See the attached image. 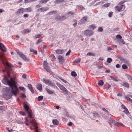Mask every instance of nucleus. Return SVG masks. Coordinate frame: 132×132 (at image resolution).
<instances>
[{
    "label": "nucleus",
    "mask_w": 132,
    "mask_h": 132,
    "mask_svg": "<svg viewBox=\"0 0 132 132\" xmlns=\"http://www.w3.org/2000/svg\"><path fill=\"white\" fill-rule=\"evenodd\" d=\"M23 9L22 8H21L18 10L17 12H16V14L18 15H19L20 14H22L23 13Z\"/></svg>",
    "instance_id": "14"
},
{
    "label": "nucleus",
    "mask_w": 132,
    "mask_h": 132,
    "mask_svg": "<svg viewBox=\"0 0 132 132\" xmlns=\"http://www.w3.org/2000/svg\"><path fill=\"white\" fill-rule=\"evenodd\" d=\"M0 49L3 52H5L6 51V48L4 45L2 43H0Z\"/></svg>",
    "instance_id": "12"
},
{
    "label": "nucleus",
    "mask_w": 132,
    "mask_h": 132,
    "mask_svg": "<svg viewBox=\"0 0 132 132\" xmlns=\"http://www.w3.org/2000/svg\"><path fill=\"white\" fill-rule=\"evenodd\" d=\"M78 9L79 10H82L84 9V7L81 5H79L78 6Z\"/></svg>",
    "instance_id": "40"
},
{
    "label": "nucleus",
    "mask_w": 132,
    "mask_h": 132,
    "mask_svg": "<svg viewBox=\"0 0 132 132\" xmlns=\"http://www.w3.org/2000/svg\"><path fill=\"white\" fill-rule=\"evenodd\" d=\"M49 9V8L47 7H43L38 9L37 11L38 12L39 10H41L40 12H43L44 11H46Z\"/></svg>",
    "instance_id": "15"
},
{
    "label": "nucleus",
    "mask_w": 132,
    "mask_h": 132,
    "mask_svg": "<svg viewBox=\"0 0 132 132\" xmlns=\"http://www.w3.org/2000/svg\"><path fill=\"white\" fill-rule=\"evenodd\" d=\"M46 90L49 94H52L54 93L53 91L51 90L48 88H46Z\"/></svg>",
    "instance_id": "23"
},
{
    "label": "nucleus",
    "mask_w": 132,
    "mask_h": 132,
    "mask_svg": "<svg viewBox=\"0 0 132 132\" xmlns=\"http://www.w3.org/2000/svg\"><path fill=\"white\" fill-rule=\"evenodd\" d=\"M52 122L53 124L55 125H57L59 124V122L57 120L54 119L52 121Z\"/></svg>",
    "instance_id": "19"
},
{
    "label": "nucleus",
    "mask_w": 132,
    "mask_h": 132,
    "mask_svg": "<svg viewBox=\"0 0 132 132\" xmlns=\"http://www.w3.org/2000/svg\"><path fill=\"white\" fill-rule=\"evenodd\" d=\"M114 124L117 126L119 127L121 126H122L124 127L125 126L122 123L119 122H116V121L114 123Z\"/></svg>",
    "instance_id": "18"
},
{
    "label": "nucleus",
    "mask_w": 132,
    "mask_h": 132,
    "mask_svg": "<svg viewBox=\"0 0 132 132\" xmlns=\"http://www.w3.org/2000/svg\"><path fill=\"white\" fill-rule=\"evenodd\" d=\"M84 34L86 36H91L93 34V31L91 30H87L84 31Z\"/></svg>",
    "instance_id": "7"
},
{
    "label": "nucleus",
    "mask_w": 132,
    "mask_h": 132,
    "mask_svg": "<svg viewBox=\"0 0 132 132\" xmlns=\"http://www.w3.org/2000/svg\"><path fill=\"white\" fill-rule=\"evenodd\" d=\"M115 9L116 10L120 12L122 11L121 10V9L120 8L119 4H118V6L115 7Z\"/></svg>",
    "instance_id": "28"
},
{
    "label": "nucleus",
    "mask_w": 132,
    "mask_h": 132,
    "mask_svg": "<svg viewBox=\"0 0 132 132\" xmlns=\"http://www.w3.org/2000/svg\"><path fill=\"white\" fill-rule=\"evenodd\" d=\"M120 40L121 42L123 44H125V42L123 39H121Z\"/></svg>",
    "instance_id": "64"
},
{
    "label": "nucleus",
    "mask_w": 132,
    "mask_h": 132,
    "mask_svg": "<svg viewBox=\"0 0 132 132\" xmlns=\"http://www.w3.org/2000/svg\"><path fill=\"white\" fill-rule=\"evenodd\" d=\"M24 107L25 110L28 112V117L31 118H32V114L31 111H29V107L27 104H24Z\"/></svg>",
    "instance_id": "5"
},
{
    "label": "nucleus",
    "mask_w": 132,
    "mask_h": 132,
    "mask_svg": "<svg viewBox=\"0 0 132 132\" xmlns=\"http://www.w3.org/2000/svg\"><path fill=\"white\" fill-rule=\"evenodd\" d=\"M125 98L128 101L132 102V100L131 99L129 96H126L125 97Z\"/></svg>",
    "instance_id": "34"
},
{
    "label": "nucleus",
    "mask_w": 132,
    "mask_h": 132,
    "mask_svg": "<svg viewBox=\"0 0 132 132\" xmlns=\"http://www.w3.org/2000/svg\"><path fill=\"white\" fill-rule=\"evenodd\" d=\"M73 124L72 122H70L68 123V125L69 126H71Z\"/></svg>",
    "instance_id": "60"
},
{
    "label": "nucleus",
    "mask_w": 132,
    "mask_h": 132,
    "mask_svg": "<svg viewBox=\"0 0 132 132\" xmlns=\"http://www.w3.org/2000/svg\"><path fill=\"white\" fill-rule=\"evenodd\" d=\"M125 76L127 78L128 80H132V76L128 74H126Z\"/></svg>",
    "instance_id": "27"
},
{
    "label": "nucleus",
    "mask_w": 132,
    "mask_h": 132,
    "mask_svg": "<svg viewBox=\"0 0 132 132\" xmlns=\"http://www.w3.org/2000/svg\"><path fill=\"white\" fill-rule=\"evenodd\" d=\"M66 19V18L65 16H60L59 15L56 16L55 18V19L57 21L59 20L63 21Z\"/></svg>",
    "instance_id": "8"
},
{
    "label": "nucleus",
    "mask_w": 132,
    "mask_h": 132,
    "mask_svg": "<svg viewBox=\"0 0 132 132\" xmlns=\"http://www.w3.org/2000/svg\"><path fill=\"white\" fill-rule=\"evenodd\" d=\"M17 79L15 77L11 78L10 80L7 78H4L2 80L3 82L6 85H9L11 89L12 94L15 96H16L18 93L19 89L16 85Z\"/></svg>",
    "instance_id": "1"
},
{
    "label": "nucleus",
    "mask_w": 132,
    "mask_h": 132,
    "mask_svg": "<svg viewBox=\"0 0 132 132\" xmlns=\"http://www.w3.org/2000/svg\"><path fill=\"white\" fill-rule=\"evenodd\" d=\"M87 55L88 56H95V54L92 52H90L87 53Z\"/></svg>",
    "instance_id": "37"
},
{
    "label": "nucleus",
    "mask_w": 132,
    "mask_h": 132,
    "mask_svg": "<svg viewBox=\"0 0 132 132\" xmlns=\"http://www.w3.org/2000/svg\"><path fill=\"white\" fill-rule=\"evenodd\" d=\"M48 1V0H41L40 3L41 4H45Z\"/></svg>",
    "instance_id": "35"
},
{
    "label": "nucleus",
    "mask_w": 132,
    "mask_h": 132,
    "mask_svg": "<svg viewBox=\"0 0 132 132\" xmlns=\"http://www.w3.org/2000/svg\"><path fill=\"white\" fill-rule=\"evenodd\" d=\"M98 30L99 32H102L103 30V29L101 27H100L98 28Z\"/></svg>",
    "instance_id": "54"
},
{
    "label": "nucleus",
    "mask_w": 132,
    "mask_h": 132,
    "mask_svg": "<svg viewBox=\"0 0 132 132\" xmlns=\"http://www.w3.org/2000/svg\"><path fill=\"white\" fill-rule=\"evenodd\" d=\"M23 60L25 61L28 62L30 61L29 58H23Z\"/></svg>",
    "instance_id": "57"
},
{
    "label": "nucleus",
    "mask_w": 132,
    "mask_h": 132,
    "mask_svg": "<svg viewBox=\"0 0 132 132\" xmlns=\"http://www.w3.org/2000/svg\"><path fill=\"white\" fill-rule=\"evenodd\" d=\"M111 78L113 79V80L116 81H118V80L116 79L115 78H114L113 76H110Z\"/></svg>",
    "instance_id": "61"
},
{
    "label": "nucleus",
    "mask_w": 132,
    "mask_h": 132,
    "mask_svg": "<svg viewBox=\"0 0 132 132\" xmlns=\"http://www.w3.org/2000/svg\"><path fill=\"white\" fill-rule=\"evenodd\" d=\"M37 89L40 91L42 90V84H38L37 86Z\"/></svg>",
    "instance_id": "20"
},
{
    "label": "nucleus",
    "mask_w": 132,
    "mask_h": 132,
    "mask_svg": "<svg viewBox=\"0 0 132 132\" xmlns=\"http://www.w3.org/2000/svg\"><path fill=\"white\" fill-rule=\"evenodd\" d=\"M5 90H6V93L4 95V97L7 100L11 98L12 95L10 92V90L9 88L6 87L5 88Z\"/></svg>",
    "instance_id": "2"
},
{
    "label": "nucleus",
    "mask_w": 132,
    "mask_h": 132,
    "mask_svg": "<svg viewBox=\"0 0 132 132\" xmlns=\"http://www.w3.org/2000/svg\"><path fill=\"white\" fill-rule=\"evenodd\" d=\"M123 86L125 87L129 88V84L127 82H125L122 84Z\"/></svg>",
    "instance_id": "26"
},
{
    "label": "nucleus",
    "mask_w": 132,
    "mask_h": 132,
    "mask_svg": "<svg viewBox=\"0 0 132 132\" xmlns=\"http://www.w3.org/2000/svg\"><path fill=\"white\" fill-rule=\"evenodd\" d=\"M102 110L104 112H106L108 114H109V112L106 110L105 108H103L102 109Z\"/></svg>",
    "instance_id": "53"
},
{
    "label": "nucleus",
    "mask_w": 132,
    "mask_h": 132,
    "mask_svg": "<svg viewBox=\"0 0 132 132\" xmlns=\"http://www.w3.org/2000/svg\"><path fill=\"white\" fill-rule=\"evenodd\" d=\"M28 87H29V89H31L33 88L32 85L31 84H28Z\"/></svg>",
    "instance_id": "55"
},
{
    "label": "nucleus",
    "mask_w": 132,
    "mask_h": 132,
    "mask_svg": "<svg viewBox=\"0 0 132 132\" xmlns=\"http://www.w3.org/2000/svg\"><path fill=\"white\" fill-rule=\"evenodd\" d=\"M116 37L119 38L121 39L122 38V36L120 35H118L116 36Z\"/></svg>",
    "instance_id": "58"
},
{
    "label": "nucleus",
    "mask_w": 132,
    "mask_h": 132,
    "mask_svg": "<svg viewBox=\"0 0 132 132\" xmlns=\"http://www.w3.org/2000/svg\"><path fill=\"white\" fill-rule=\"evenodd\" d=\"M57 60L59 61V63L61 64L63 63L64 61V58H58Z\"/></svg>",
    "instance_id": "24"
},
{
    "label": "nucleus",
    "mask_w": 132,
    "mask_h": 132,
    "mask_svg": "<svg viewBox=\"0 0 132 132\" xmlns=\"http://www.w3.org/2000/svg\"><path fill=\"white\" fill-rule=\"evenodd\" d=\"M87 17L85 16L83 17L80 20L79 23L80 24H82L85 22L87 20Z\"/></svg>",
    "instance_id": "11"
},
{
    "label": "nucleus",
    "mask_w": 132,
    "mask_h": 132,
    "mask_svg": "<svg viewBox=\"0 0 132 132\" xmlns=\"http://www.w3.org/2000/svg\"><path fill=\"white\" fill-rule=\"evenodd\" d=\"M19 88L20 90L23 91V92H25L26 90L25 88L23 87H20Z\"/></svg>",
    "instance_id": "44"
},
{
    "label": "nucleus",
    "mask_w": 132,
    "mask_h": 132,
    "mask_svg": "<svg viewBox=\"0 0 132 132\" xmlns=\"http://www.w3.org/2000/svg\"><path fill=\"white\" fill-rule=\"evenodd\" d=\"M43 65L44 67H45V66H46L47 67L48 66V63L46 61H44L43 64Z\"/></svg>",
    "instance_id": "36"
},
{
    "label": "nucleus",
    "mask_w": 132,
    "mask_h": 132,
    "mask_svg": "<svg viewBox=\"0 0 132 132\" xmlns=\"http://www.w3.org/2000/svg\"><path fill=\"white\" fill-rule=\"evenodd\" d=\"M107 51H108V52H109L111 53H112V51L113 50L110 47H107Z\"/></svg>",
    "instance_id": "32"
},
{
    "label": "nucleus",
    "mask_w": 132,
    "mask_h": 132,
    "mask_svg": "<svg viewBox=\"0 0 132 132\" xmlns=\"http://www.w3.org/2000/svg\"><path fill=\"white\" fill-rule=\"evenodd\" d=\"M27 77V75L26 74H23L22 75V77L23 78H26Z\"/></svg>",
    "instance_id": "62"
},
{
    "label": "nucleus",
    "mask_w": 132,
    "mask_h": 132,
    "mask_svg": "<svg viewBox=\"0 0 132 132\" xmlns=\"http://www.w3.org/2000/svg\"><path fill=\"white\" fill-rule=\"evenodd\" d=\"M57 12L56 11H53L48 13L47 14V15H50L53 14H55Z\"/></svg>",
    "instance_id": "22"
},
{
    "label": "nucleus",
    "mask_w": 132,
    "mask_h": 132,
    "mask_svg": "<svg viewBox=\"0 0 132 132\" xmlns=\"http://www.w3.org/2000/svg\"><path fill=\"white\" fill-rule=\"evenodd\" d=\"M44 69L47 72H50L51 71V69H50V67L49 66H45V67H44Z\"/></svg>",
    "instance_id": "25"
},
{
    "label": "nucleus",
    "mask_w": 132,
    "mask_h": 132,
    "mask_svg": "<svg viewBox=\"0 0 132 132\" xmlns=\"http://www.w3.org/2000/svg\"><path fill=\"white\" fill-rule=\"evenodd\" d=\"M43 98V96H39L38 97V101H40L42 100Z\"/></svg>",
    "instance_id": "38"
},
{
    "label": "nucleus",
    "mask_w": 132,
    "mask_h": 132,
    "mask_svg": "<svg viewBox=\"0 0 132 132\" xmlns=\"http://www.w3.org/2000/svg\"><path fill=\"white\" fill-rule=\"evenodd\" d=\"M80 58H77L73 62L74 63H78L80 61Z\"/></svg>",
    "instance_id": "29"
},
{
    "label": "nucleus",
    "mask_w": 132,
    "mask_h": 132,
    "mask_svg": "<svg viewBox=\"0 0 132 132\" xmlns=\"http://www.w3.org/2000/svg\"><path fill=\"white\" fill-rule=\"evenodd\" d=\"M120 61H121V63L125 62V60L123 58H120Z\"/></svg>",
    "instance_id": "51"
},
{
    "label": "nucleus",
    "mask_w": 132,
    "mask_h": 132,
    "mask_svg": "<svg viewBox=\"0 0 132 132\" xmlns=\"http://www.w3.org/2000/svg\"><path fill=\"white\" fill-rule=\"evenodd\" d=\"M55 52L58 54H62L64 52V50H57L55 51Z\"/></svg>",
    "instance_id": "17"
},
{
    "label": "nucleus",
    "mask_w": 132,
    "mask_h": 132,
    "mask_svg": "<svg viewBox=\"0 0 132 132\" xmlns=\"http://www.w3.org/2000/svg\"><path fill=\"white\" fill-rule=\"evenodd\" d=\"M21 97L23 99L26 98V96L24 93H21Z\"/></svg>",
    "instance_id": "42"
},
{
    "label": "nucleus",
    "mask_w": 132,
    "mask_h": 132,
    "mask_svg": "<svg viewBox=\"0 0 132 132\" xmlns=\"http://www.w3.org/2000/svg\"><path fill=\"white\" fill-rule=\"evenodd\" d=\"M25 123L26 124L27 126H28L29 124L28 123V120L27 119V118L26 117H25Z\"/></svg>",
    "instance_id": "39"
},
{
    "label": "nucleus",
    "mask_w": 132,
    "mask_h": 132,
    "mask_svg": "<svg viewBox=\"0 0 132 132\" xmlns=\"http://www.w3.org/2000/svg\"><path fill=\"white\" fill-rule=\"evenodd\" d=\"M2 63L4 65H6L9 67H11L13 66V65L8 62L6 58H1Z\"/></svg>",
    "instance_id": "3"
},
{
    "label": "nucleus",
    "mask_w": 132,
    "mask_h": 132,
    "mask_svg": "<svg viewBox=\"0 0 132 132\" xmlns=\"http://www.w3.org/2000/svg\"><path fill=\"white\" fill-rule=\"evenodd\" d=\"M43 80L44 82L49 86H53L55 85V84L53 83L50 79L44 78L43 79Z\"/></svg>",
    "instance_id": "4"
},
{
    "label": "nucleus",
    "mask_w": 132,
    "mask_h": 132,
    "mask_svg": "<svg viewBox=\"0 0 132 132\" xmlns=\"http://www.w3.org/2000/svg\"><path fill=\"white\" fill-rule=\"evenodd\" d=\"M25 11L26 12H30L31 11V8L30 7H29L28 8H27V9H25Z\"/></svg>",
    "instance_id": "45"
},
{
    "label": "nucleus",
    "mask_w": 132,
    "mask_h": 132,
    "mask_svg": "<svg viewBox=\"0 0 132 132\" xmlns=\"http://www.w3.org/2000/svg\"><path fill=\"white\" fill-rule=\"evenodd\" d=\"M108 122L110 125H111L113 123V124L114 123L115 121L112 118H110L108 119Z\"/></svg>",
    "instance_id": "16"
},
{
    "label": "nucleus",
    "mask_w": 132,
    "mask_h": 132,
    "mask_svg": "<svg viewBox=\"0 0 132 132\" xmlns=\"http://www.w3.org/2000/svg\"><path fill=\"white\" fill-rule=\"evenodd\" d=\"M31 31V30L30 29H26L24 30L23 31L25 33H28L30 32Z\"/></svg>",
    "instance_id": "43"
},
{
    "label": "nucleus",
    "mask_w": 132,
    "mask_h": 132,
    "mask_svg": "<svg viewBox=\"0 0 132 132\" xmlns=\"http://www.w3.org/2000/svg\"><path fill=\"white\" fill-rule=\"evenodd\" d=\"M71 52V50H69V51L66 53V55L68 56L70 54Z\"/></svg>",
    "instance_id": "59"
},
{
    "label": "nucleus",
    "mask_w": 132,
    "mask_h": 132,
    "mask_svg": "<svg viewBox=\"0 0 132 132\" xmlns=\"http://www.w3.org/2000/svg\"><path fill=\"white\" fill-rule=\"evenodd\" d=\"M42 34H38L35 36V38H39L42 35Z\"/></svg>",
    "instance_id": "47"
},
{
    "label": "nucleus",
    "mask_w": 132,
    "mask_h": 132,
    "mask_svg": "<svg viewBox=\"0 0 132 132\" xmlns=\"http://www.w3.org/2000/svg\"><path fill=\"white\" fill-rule=\"evenodd\" d=\"M104 84V82L103 80H100L98 82V84L99 86H102Z\"/></svg>",
    "instance_id": "33"
},
{
    "label": "nucleus",
    "mask_w": 132,
    "mask_h": 132,
    "mask_svg": "<svg viewBox=\"0 0 132 132\" xmlns=\"http://www.w3.org/2000/svg\"><path fill=\"white\" fill-rule=\"evenodd\" d=\"M125 2V1H122L120 2L119 4L120 8L121 9V11L123 10L125 7V5L123 4Z\"/></svg>",
    "instance_id": "9"
},
{
    "label": "nucleus",
    "mask_w": 132,
    "mask_h": 132,
    "mask_svg": "<svg viewBox=\"0 0 132 132\" xmlns=\"http://www.w3.org/2000/svg\"><path fill=\"white\" fill-rule=\"evenodd\" d=\"M20 113L23 116H24L25 114V113L23 111H20Z\"/></svg>",
    "instance_id": "63"
},
{
    "label": "nucleus",
    "mask_w": 132,
    "mask_h": 132,
    "mask_svg": "<svg viewBox=\"0 0 132 132\" xmlns=\"http://www.w3.org/2000/svg\"><path fill=\"white\" fill-rule=\"evenodd\" d=\"M110 5V4L109 3H107L104 4L102 6H104L105 7H108Z\"/></svg>",
    "instance_id": "48"
},
{
    "label": "nucleus",
    "mask_w": 132,
    "mask_h": 132,
    "mask_svg": "<svg viewBox=\"0 0 132 132\" xmlns=\"http://www.w3.org/2000/svg\"><path fill=\"white\" fill-rule=\"evenodd\" d=\"M46 46L45 45L43 46V47L42 48L41 52L42 53H43L44 51V50L45 48H46Z\"/></svg>",
    "instance_id": "46"
},
{
    "label": "nucleus",
    "mask_w": 132,
    "mask_h": 132,
    "mask_svg": "<svg viewBox=\"0 0 132 132\" xmlns=\"http://www.w3.org/2000/svg\"><path fill=\"white\" fill-rule=\"evenodd\" d=\"M96 28V27L94 24H92L89 26V28L90 29H94Z\"/></svg>",
    "instance_id": "31"
},
{
    "label": "nucleus",
    "mask_w": 132,
    "mask_h": 132,
    "mask_svg": "<svg viewBox=\"0 0 132 132\" xmlns=\"http://www.w3.org/2000/svg\"><path fill=\"white\" fill-rule=\"evenodd\" d=\"M71 74L72 76L75 77H76L77 75L76 72L74 71H73L71 72Z\"/></svg>",
    "instance_id": "30"
},
{
    "label": "nucleus",
    "mask_w": 132,
    "mask_h": 132,
    "mask_svg": "<svg viewBox=\"0 0 132 132\" xmlns=\"http://www.w3.org/2000/svg\"><path fill=\"white\" fill-rule=\"evenodd\" d=\"M112 59L111 58H108L107 61L108 63H110L112 62Z\"/></svg>",
    "instance_id": "49"
},
{
    "label": "nucleus",
    "mask_w": 132,
    "mask_h": 132,
    "mask_svg": "<svg viewBox=\"0 0 132 132\" xmlns=\"http://www.w3.org/2000/svg\"><path fill=\"white\" fill-rule=\"evenodd\" d=\"M122 69H126L128 68V67L125 64H123L122 65Z\"/></svg>",
    "instance_id": "41"
},
{
    "label": "nucleus",
    "mask_w": 132,
    "mask_h": 132,
    "mask_svg": "<svg viewBox=\"0 0 132 132\" xmlns=\"http://www.w3.org/2000/svg\"><path fill=\"white\" fill-rule=\"evenodd\" d=\"M30 122L31 123L32 125L35 126L36 125V121L35 119L30 120Z\"/></svg>",
    "instance_id": "21"
},
{
    "label": "nucleus",
    "mask_w": 132,
    "mask_h": 132,
    "mask_svg": "<svg viewBox=\"0 0 132 132\" xmlns=\"http://www.w3.org/2000/svg\"><path fill=\"white\" fill-rule=\"evenodd\" d=\"M43 40H41V39H39L38 40L36 43V44H37V45L38 44L41 42Z\"/></svg>",
    "instance_id": "56"
},
{
    "label": "nucleus",
    "mask_w": 132,
    "mask_h": 132,
    "mask_svg": "<svg viewBox=\"0 0 132 132\" xmlns=\"http://www.w3.org/2000/svg\"><path fill=\"white\" fill-rule=\"evenodd\" d=\"M121 106L122 108H123L124 110L123 111L126 114H128L129 112L126 107L123 104H122L121 105Z\"/></svg>",
    "instance_id": "10"
},
{
    "label": "nucleus",
    "mask_w": 132,
    "mask_h": 132,
    "mask_svg": "<svg viewBox=\"0 0 132 132\" xmlns=\"http://www.w3.org/2000/svg\"><path fill=\"white\" fill-rule=\"evenodd\" d=\"M74 14V12H72V11H69L68 12V15H72L73 14Z\"/></svg>",
    "instance_id": "50"
},
{
    "label": "nucleus",
    "mask_w": 132,
    "mask_h": 132,
    "mask_svg": "<svg viewBox=\"0 0 132 132\" xmlns=\"http://www.w3.org/2000/svg\"><path fill=\"white\" fill-rule=\"evenodd\" d=\"M60 79L63 82H64L65 83H66L67 82V81L65 80L64 79H63L62 77H60Z\"/></svg>",
    "instance_id": "52"
},
{
    "label": "nucleus",
    "mask_w": 132,
    "mask_h": 132,
    "mask_svg": "<svg viewBox=\"0 0 132 132\" xmlns=\"http://www.w3.org/2000/svg\"><path fill=\"white\" fill-rule=\"evenodd\" d=\"M58 86L59 87L60 89L63 91L64 94H67L68 92V91L62 85L59 84L58 85Z\"/></svg>",
    "instance_id": "6"
},
{
    "label": "nucleus",
    "mask_w": 132,
    "mask_h": 132,
    "mask_svg": "<svg viewBox=\"0 0 132 132\" xmlns=\"http://www.w3.org/2000/svg\"><path fill=\"white\" fill-rule=\"evenodd\" d=\"M16 52L17 54L21 58H25L26 57V56L21 52L18 51Z\"/></svg>",
    "instance_id": "13"
}]
</instances>
